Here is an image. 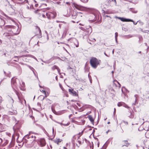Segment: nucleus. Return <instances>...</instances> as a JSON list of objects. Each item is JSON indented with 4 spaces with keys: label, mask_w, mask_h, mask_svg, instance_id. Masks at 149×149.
<instances>
[{
    "label": "nucleus",
    "mask_w": 149,
    "mask_h": 149,
    "mask_svg": "<svg viewBox=\"0 0 149 149\" xmlns=\"http://www.w3.org/2000/svg\"><path fill=\"white\" fill-rule=\"evenodd\" d=\"M38 135V134L36 133H29L25 136L23 139V143H25L28 148L33 147L35 149H39V147L36 143L37 137Z\"/></svg>",
    "instance_id": "obj_1"
},
{
    "label": "nucleus",
    "mask_w": 149,
    "mask_h": 149,
    "mask_svg": "<svg viewBox=\"0 0 149 149\" xmlns=\"http://www.w3.org/2000/svg\"><path fill=\"white\" fill-rule=\"evenodd\" d=\"M12 22H10V23H13L15 25H10V36L17 35L19 33L20 30L18 29L19 26L17 24H16L15 20L12 19H10Z\"/></svg>",
    "instance_id": "obj_2"
},
{
    "label": "nucleus",
    "mask_w": 149,
    "mask_h": 149,
    "mask_svg": "<svg viewBox=\"0 0 149 149\" xmlns=\"http://www.w3.org/2000/svg\"><path fill=\"white\" fill-rule=\"evenodd\" d=\"M101 61L95 57H92L90 60V63L91 66L95 69L100 65Z\"/></svg>",
    "instance_id": "obj_3"
},
{
    "label": "nucleus",
    "mask_w": 149,
    "mask_h": 149,
    "mask_svg": "<svg viewBox=\"0 0 149 149\" xmlns=\"http://www.w3.org/2000/svg\"><path fill=\"white\" fill-rule=\"evenodd\" d=\"M38 146L41 147L45 146L46 145V142L45 139L41 138L38 139L36 141ZM38 147H39V146Z\"/></svg>",
    "instance_id": "obj_4"
},
{
    "label": "nucleus",
    "mask_w": 149,
    "mask_h": 149,
    "mask_svg": "<svg viewBox=\"0 0 149 149\" xmlns=\"http://www.w3.org/2000/svg\"><path fill=\"white\" fill-rule=\"evenodd\" d=\"M69 15L71 16L72 18L73 19H76L78 12L76 10H72V9H69V12H68Z\"/></svg>",
    "instance_id": "obj_5"
},
{
    "label": "nucleus",
    "mask_w": 149,
    "mask_h": 149,
    "mask_svg": "<svg viewBox=\"0 0 149 149\" xmlns=\"http://www.w3.org/2000/svg\"><path fill=\"white\" fill-rule=\"evenodd\" d=\"M56 13L54 12H48L46 14L47 18L49 19H53L56 16Z\"/></svg>",
    "instance_id": "obj_6"
},
{
    "label": "nucleus",
    "mask_w": 149,
    "mask_h": 149,
    "mask_svg": "<svg viewBox=\"0 0 149 149\" xmlns=\"http://www.w3.org/2000/svg\"><path fill=\"white\" fill-rule=\"evenodd\" d=\"M68 91L70 94L73 96L75 97L78 96V91H77V92H76L74 91L72 88H71L68 89Z\"/></svg>",
    "instance_id": "obj_7"
},
{
    "label": "nucleus",
    "mask_w": 149,
    "mask_h": 149,
    "mask_svg": "<svg viewBox=\"0 0 149 149\" xmlns=\"http://www.w3.org/2000/svg\"><path fill=\"white\" fill-rule=\"evenodd\" d=\"M76 146L79 148V146L83 143L84 140L83 139L80 138V137H77Z\"/></svg>",
    "instance_id": "obj_8"
},
{
    "label": "nucleus",
    "mask_w": 149,
    "mask_h": 149,
    "mask_svg": "<svg viewBox=\"0 0 149 149\" xmlns=\"http://www.w3.org/2000/svg\"><path fill=\"white\" fill-rule=\"evenodd\" d=\"M34 33L36 35L41 36L42 32L40 28L38 26L36 27Z\"/></svg>",
    "instance_id": "obj_9"
},
{
    "label": "nucleus",
    "mask_w": 149,
    "mask_h": 149,
    "mask_svg": "<svg viewBox=\"0 0 149 149\" xmlns=\"http://www.w3.org/2000/svg\"><path fill=\"white\" fill-rule=\"evenodd\" d=\"M40 87L41 88V89H40V91L45 94V97L43 98V99H44L45 97H47L49 95V94L48 92H46L44 88L42 87L41 86H40Z\"/></svg>",
    "instance_id": "obj_10"
},
{
    "label": "nucleus",
    "mask_w": 149,
    "mask_h": 149,
    "mask_svg": "<svg viewBox=\"0 0 149 149\" xmlns=\"http://www.w3.org/2000/svg\"><path fill=\"white\" fill-rule=\"evenodd\" d=\"M129 145L130 143H128L127 141L124 140L122 142V146L120 149H123V147H124L127 148Z\"/></svg>",
    "instance_id": "obj_11"
},
{
    "label": "nucleus",
    "mask_w": 149,
    "mask_h": 149,
    "mask_svg": "<svg viewBox=\"0 0 149 149\" xmlns=\"http://www.w3.org/2000/svg\"><path fill=\"white\" fill-rule=\"evenodd\" d=\"M16 94L18 96L19 100L21 102H22L23 100H24V101L25 103H26L25 100L24 99L23 96L20 93L18 92H16Z\"/></svg>",
    "instance_id": "obj_12"
},
{
    "label": "nucleus",
    "mask_w": 149,
    "mask_h": 149,
    "mask_svg": "<svg viewBox=\"0 0 149 149\" xmlns=\"http://www.w3.org/2000/svg\"><path fill=\"white\" fill-rule=\"evenodd\" d=\"M84 16V14L83 13L81 12H78L76 19H77V20L79 21L82 19V17Z\"/></svg>",
    "instance_id": "obj_13"
},
{
    "label": "nucleus",
    "mask_w": 149,
    "mask_h": 149,
    "mask_svg": "<svg viewBox=\"0 0 149 149\" xmlns=\"http://www.w3.org/2000/svg\"><path fill=\"white\" fill-rule=\"evenodd\" d=\"M84 132V130H83L81 132H79L78 134H76L72 138V140L73 141H74L76 139V137H79L80 138V137L83 134Z\"/></svg>",
    "instance_id": "obj_14"
},
{
    "label": "nucleus",
    "mask_w": 149,
    "mask_h": 149,
    "mask_svg": "<svg viewBox=\"0 0 149 149\" xmlns=\"http://www.w3.org/2000/svg\"><path fill=\"white\" fill-rule=\"evenodd\" d=\"M117 105L119 107L123 106L126 108H129V106L126 104H125L124 102H118V103Z\"/></svg>",
    "instance_id": "obj_15"
},
{
    "label": "nucleus",
    "mask_w": 149,
    "mask_h": 149,
    "mask_svg": "<svg viewBox=\"0 0 149 149\" xmlns=\"http://www.w3.org/2000/svg\"><path fill=\"white\" fill-rule=\"evenodd\" d=\"M105 17H110V19H108L105 20V23L107 24H109L110 25H111V23L112 22L111 19V17L109 16L106 15L105 16Z\"/></svg>",
    "instance_id": "obj_16"
},
{
    "label": "nucleus",
    "mask_w": 149,
    "mask_h": 149,
    "mask_svg": "<svg viewBox=\"0 0 149 149\" xmlns=\"http://www.w3.org/2000/svg\"><path fill=\"white\" fill-rule=\"evenodd\" d=\"M17 78H13L11 79V84L13 87L17 85L16 80Z\"/></svg>",
    "instance_id": "obj_17"
},
{
    "label": "nucleus",
    "mask_w": 149,
    "mask_h": 149,
    "mask_svg": "<svg viewBox=\"0 0 149 149\" xmlns=\"http://www.w3.org/2000/svg\"><path fill=\"white\" fill-rule=\"evenodd\" d=\"M113 84L115 85V86L118 88H120L121 87V84L116 80H114L113 81Z\"/></svg>",
    "instance_id": "obj_18"
},
{
    "label": "nucleus",
    "mask_w": 149,
    "mask_h": 149,
    "mask_svg": "<svg viewBox=\"0 0 149 149\" xmlns=\"http://www.w3.org/2000/svg\"><path fill=\"white\" fill-rule=\"evenodd\" d=\"M74 6L77 9L79 10H81L83 9V7L77 4H74Z\"/></svg>",
    "instance_id": "obj_19"
},
{
    "label": "nucleus",
    "mask_w": 149,
    "mask_h": 149,
    "mask_svg": "<svg viewBox=\"0 0 149 149\" xmlns=\"http://www.w3.org/2000/svg\"><path fill=\"white\" fill-rule=\"evenodd\" d=\"M15 135H13L12 136V138L10 144V147H12L15 145Z\"/></svg>",
    "instance_id": "obj_20"
},
{
    "label": "nucleus",
    "mask_w": 149,
    "mask_h": 149,
    "mask_svg": "<svg viewBox=\"0 0 149 149\" xmlns=\"http://www.w3.org/2000/svg\"><path fill=\"white\" fill-rule=\"evenodd\" d=\"M62 140L59 139H54L53 141L56 143L58 145L60 144L61 143Z\"/></svg>",
    "instance_id": "obj_21"
},
{
    "label": "nucleus",
    "mask_w": 149,
    "mask_h": 149,
    "mask_svg": "<svg viewBox=\"0 0 149 149\" xmlns=\"http://www.w3.org/2000/svg\"><path fill=\"white\" fill-rule=\"evenodd\" d=\"M118 18L123 22H133V21L132 19H127L124 18L119 17Z\"/></svg>",
    "instance_id": "obj_22"
},
{
    "label": "nucleus",
    "mask_w": 149,
    "mask_h": 149,
    "mask_svg": "<svg viewBox=\"0 0 149 149\" xmlns=\"http://www.w3.org/2000/svg\"><path fill=\"white\" fill-rule=\"evenodd\" d=\"M72 144L69 146L68 149H75V144L74 143V140L73 141L72 140Z\"/></svg>",
    "instance_id": "obj_23"
},
{
    "label": "nucleus",
    "mask_w": 149,
    "mask_h": 149,
    "mask_svg": "<svg viewBox=\"0 0 149 149\" xmlns=\"http://www.w3.org/2000/svg\"><path fill=\"white\" fill-rule=\"evenodd\" d=\"M52 103V101L50 100L49 99L47 98L46 99L45 104L47 105H49L51 104Z\"/></svg>",
    "instance_id": "obj_24"
},
{
    "label": "nucleus",
    "mask_w": 149,
    "mask_h": 149,
    "mask_svg": "<svg viewBox=\"0 0 149 149\" xmlns=\"http://www.w3.org/2000/svg\"><path fill=\"white\" fill-rule=\"evenodd\" d=\"M72 40L74 42V45H75L76 47H77L79 46V42L77 40L75 39H74Z\"/></svg>",
    "instance_id": "obj_25"
},
{
    "label": "nucleus",
    "mask_w": 149,
    "mask_h": 149,
    "mask_svg": "<svg viewBox=\"0 0 149 149\" xmlns=\"http://www.w3.org/2000/svg\"><path fill=\"white\" fill-rule=\"evenodd\" d=\"M87 118L92 123H94V119L92 116L91 115H89L87 117Z\"/></svg>",
    "instance_id": "obj_26"
},
{
    "label": "nucleus",
    "mask_w": 149,
    "mask_h": 149,
    "mask_svg": "<svg viewBox=\"0 0 149 149\" xmlns=\"http://www.w3.org/2000/svg\"><path fill=\"white\" fill-rule=\"evenodd\" d=\"M11 111L10 110V112H11L13 113H16V111L15 109H14L13 108V109L12 108H11Z\"/></svg>",
    "instance_id": "obj_27"
},
{
    "label": "nucleus",
    "mask_w": 149,
    "mask_h": 149,
    "mask_svg": "<svg viewBox=\"0 0 149 149\" xmlns=\"http://www.w3.org/2000/svg\"><path fill=\"white\" fill-rule=\"evenodd\" d=\"M58 67L56 65H54L52 67V69L53 70H54L56 69H57Z\"/></svg>",
    "instance_id": "obj_28"
},
{
    "label": "nucleus",
    "mask_w": 149,
    "mask_h": 149,
    "mask_svg": "<svg viewBox=\"0 0 149 149\" xmlns=\"http://www.w3.org/2000/svg\"><path fill=\"white\" fill-rule=\"evenodd\" d=\"M61 1H63L65 3V0H61ZM65 3H66V4H67L69 6H70V3L69 2H66Z\"/></svg>",
    "instance_id": "obj_29"
},
{
    "label": "nucleus",
    "mask_w": 149,
    "mask_h": 149,
    "mask_svg": "<svg viewBox=\"0 0 149 149\" xmlns=\"http://www.w3.org/2000/svg\"><path fill=\"white\" fill-rule=\"evenodd\" d=\"M88 0H80V1L84 3H86L88 1Z\"/></svg>",
    "instance_id": "obj_30"
},
{
    "label": "nucleus",
    "mask_w": 149,
    "mask_h": 149,
    "mask_svg": "<svg viewBox=\"0 0 149 149\" xmlns=\"http://www.w3.org/2000/svg\"><path fill=\"white\" fill-rule=\"evenodd\" d=\"M59 86H60V87L61 88V89L63 91H65V90L63 88V86H62L60 84H59Z\"/></svg>",
    "instance_id": "obj_31"
},
{
    "label": "nucleus",
    "mask_w": 149,
    "mask_h": 149,
    "mask_svg": "<svg viewBox=\"0 0 149 149\" xmlns=\"http://www.w3.org/2000/svg\"><path fill=\"white\" fill-rule=\"evenodd\" d=\"M52 112L55 114L56 113V111L52 107Z\"/></svg>",
    "instance_id": "obj_32"
},
{
    "label": "nucleus",
    "mask_w": 149,
    "mask_h": 149,
    "mask_svg": "<svg viewBox=\"0 0 149 149\" xmlns=\"http://www.w3.org/2000/svg\"><path fill=\"white\" fill-rule=\"evenodd\" d=\"M115 38L116 39H117V37H118V33L117 32H116L115 33Z\"/></svg>",
    "instance_id": "obj_33"
},
{
    "label": "nucleus",
    "mask_w": 149,
    "mask_h": 149,
    "mask_svg": "<svg viewBox=\"0 0 149 149\" xmlns=\"http://www.w3.org/2000/svg\"><path fill=\"white\" fill-rule=\"evenodd\" d=\"M89 40H90L91 41H93V42H94L96 41L95 39L94 38L91 39L90 38Z\"/></svg>",
    "instance_id": "obj_34"
},
{
    "label": "nucleus",
    "mask_w": 149,
    "mask_h": 149,
    "mask_svg": "<svg viewBox=\"0 0 149 149\" xmlns=\"http://www.w3.org/2000/svg\"><path fill=\"white\" fill-rule=\"evenodd\" d=\"M13 99L11 98V99H10V102H11L12 103H13Z\"/></svg>",
    "instance_id": "obj_35"
},
{
    "label": "nucleus",
    "mask_w": 149,
    "mask_h": 149,
    "mask_svg": "<svg viewBox=\"0 0 149 149\" xmlns=\"http://www.w3.org/2000/svg\"><path fill=\"white\" fill-rule=\"evenodd\" d=\"M89 147H90L91 149H93V146L91 147V145L89 146Z\"/></svg>",
    "instance_id": "obj_36"
},
{
    "label": "nucleus",
    "mask_w": 149,
    "mask_h": 149,
    "mask_svg": "<svg viewBox=\"0 0 149 149\" xmlns=\"http://www.w3.org/2000/svg\"><path fill=\"white\" fill-rule=\"evenodd\" d=\"M38 6V3H36L35 4V6L36 7H37Z\"/></svg>",
    "instance_id": "obj_37"
},
{
    "label": "nucleus",
    "mask_w": 149,
    "mask_h": 149,
    "mask_svg": "<svg viewBox=\"0 0 149 149\" xmlns=\"http://www.w3.org/2000/svg\"><path fill=\"white\" fill-rule=\"evenodd\" d=\"M42 17L43 18L46 17L45 16L44 14H42Z\"/></svg>",
    "instance_id": "obj_38"
},
{
    "label": "nucleus",
    "mask_w": 149,
    "mask_h": 149,
    "mask_svg": "<svg viewBox=\"0 0 149 149\" xmlns=\"http://www.w3.org/2000/svg\"><path fill=\"white\" fill-rule=\"evenodd\" d=\"M123 123L126 125L128 124V123L127 122H124Z\"/></svg>",
    "instance_id": "obj_39"
},
{
    "label": "nucleus",
    "mask_w": 149,
    "mask_h": 149,
    "mask_svg": "<svg viewBox=\"0 0 149 149\" xmlns=\"http://www.w3.org/2000/svg\"><path fill=\"white\" fill-rule=\"evenodd\" d=\"M116 109L115 108H114V113H115L116 112Z\"/></svg>",
    "instance_id": "obj_40"
},
{
    "label": "nucleus",
    "mask_w": 149,
    "mask_h": 149,
    "mask_svg": "<svg viewBox=\"0 0 149 149\" xmlns=\"http://www.w3.org/2000/svg\"><path fill=\"white\" fill-rule=\"evenodd\" d=\"M2 102V98L1 97H0V103L1 102Z\"/></svg>",
    "instance_id": "obj_41"
},
{
    "label": "nucleus",
    "mask_w": 149,
    "mask_h": 149,
    "mask_svg": "<svg viewBox=\"0 0 149 149\" xmlns=\"http://www.w3.org/2000/svg\"><path fill=\"white\" fill-rule=\"evenodd\" d=\"M111 1H114V2H115V3L116 4V0H111Z\"/></svg>",
    "instance_id": "obj_42"
},
{
    "label": "nucleus",
    "mask_w": 149,
    "mask_h": 149,
    "mask_svg": "<svg viewBox=\"0 0 149 149\" xmlns=\"http://www.w3.org/2000/svg\"><path fill=\"white\" fill-rule=\"evenodd\" d=\"M77 105H78V106H79V107H80L81 106L80 105V104L79 103H77Z\"/></svg>",
    "instance_id": "obj_43"
},
{
    "label": "nucleus",
    "mask_w": 149,
    "mask_h": 149,
    "mask_svg": "<svg viewBox=\"0 0 149 149\" xmlns=\"http://www.w3.org/2000/svg\"><path fill=\"white\" fill-rule=\"evenodd\" d=\"M127 148H126L125 147H123V149H126Z\"/></svg>",
    "instance_id": "obj_44"
},
{
    "label": "nucleus",
    "mask_w": 149,
    "mask_h": 149,
    "mask_svg": "<svg viewBox=\"0 0 149 149\" xmlns=\"http://www.w3.org/2000/svg\"><path fill=\"white\" fill-rule=\"evenodd\" d=\"M2 127V125L0 123V129Z\"/></svg>",
    "instance_id": "obj_45"
},
{
    "label": "nucleus",
    "mask_w": 149,
    "mask_h": 149,
    "mask_svg": "<svg viewBox=\"0 0 149 149\" xmlns=\"http://www.w3.org/2000/svg\"><path fill=\"white\" fill-rule=\"evenodd\" d=\"M109 131H110L109 130H108L107 131V132H106V133H107V134H108V132H109Z\"/></svg>",
    "instance_id": "obj_46"
},
{
    "label": "nucleus",
    "mask_w": 149,
    "mask_h": 149,
    "mask_svg": "<svg viewBox=\"0 0 149 149\" xmlns=\"http://www.w3.org/2000/svg\"><path fill=\"white\" fill-rule=\"evenodd\" d=\"M66 96L67 97H68V94H67L66 95Z\"/></svg>",
    "instance_id": "obj_47"
},
{
    "label": "nucleus",
    "mask_w": 149,
    "mask_h": 149,
    "mask_svg": "<svg viewBox=\"0 0 149 149\" xmlns=\"http://www.w3.org/2000/svg\"><path fill=\"white\" fill-rule=\"evenodd\" d=\"M71 115H72L71 114L69 115V118H70L71 116Z\"/></svg>",
    "instance_id": "obj_48"
},
{
    "label": "nucleus",
    "mask_w": 149,
    "mask_h": 149,
    "mask_svg": "<svg viewBox=\"0 0 149 149\" xmlns=\"http://www.w3.org/2000/svg\"><path fill=\"white\" fill-rule=\"evenodd\" d=\"M2 43L1 41L0 40V44Z\"/></svg>",
    "instance_id": "obj_49"
},
{
    "label": "nucleus",
    "mask_w": 149,
    "mask_h": 149,
    "mask_svg": "<svg viewBox=\"0 0 149 149\" xmlns=\"http://www.w3.org/2000/svg\"><path fill=\"white\" fill-rule=\"evenodd\" d=\"M39 10H37L36 11H35V12L36 13V12L37 11H38Z\"/></svg>",
    "instance_id": "obj_50"
},
{
    "label": "nucleus",
    "mask_w": 149,
    "mask_h": 149,
    "mask_svg": "<svg viewBox=\"0 0 149 149\" xmlns=\"http://www.w3.org/2000/svg\"><path fill=\"white\" fill-rule=\"evenodd\" d=\"M111 0H109L108 2H111Z\"/></svg>",
    "instance_id": "obj_51"
},
{
    "label": "nucleus",
    "mask_w": 149,
    "mask_h": 149,
    "mask_svg": "<svg viewBox=\"0 0 149 149\" xmlns=\"http://www.w3.org/2000/svg\"><path fill=\"white\" fill-rule=\"evenodd\" d=\"M34 2H35V3H37V2L35 0H34Z\"/></svg>",
    "instance_id": "obj_52"
},
{
    "label": "nucleus",
    "mask_w": 149,
    "mask_h": 149,
    "mask_svg": "<svg viewBox=\"0 0 149 149\" xmlns=\"http://www.w3.org/2000/svg\"><path fill=\"white\" fill-rule=\"evenodd\" d=\"M84 140L86 141H87L86 139H84Z\"/></svg>",
    "instance_id": "obj_53"
},
{
    "label": "nucleus",
    "mask_w": 149,
    "mask_h": 149,
    "mask_svg": "<svg viewBox=\"0 0 149 149\" xmlns=\"http://www.w3.org/2000/svg\"><path fill=\"white\" fill-rule=\"evenodd\" d=\"M64 148L65 149H66V148L65 147H64Z\"/></svg>",
    "instance_id": "obj_54"
},
{
    "label": "nucleus",
    "mask_w": 149,
    "mask_h": 149,
    "mask_svg": "<svg viewBox=\"0 0 149 149\" xmlns=\"http://www.w3.org/2000/svg\"><path fill=\"white\" fill-rule=\"evenodd\" d=\"M110 123V122H108V124H109V123Z\"/></svg>",
    "instance_id": "obj_55"
},
{
    "label": "nucleus",
    "mask_w": 149,
    "mask_h": 149,
    "mask_svg": "<svg viewBox=\"0 0 149 149\" xmlns=\"http://www.w3.org/2000/svg\"><path fill=\"white\" fill-rule=\"evenodd\" d=\"M98 145H99V142H98Z\"/></svg>",
    "instance_id": "obj_56"
},
{
    "label": "nucleus",
    "mask_w": 149,
    "mask_h": 149,
    "mask_svg": "<svg viewBox=\"0 0 149 149\" xmlns=\"http://www.w3.org/2000/svg\"><path fill=\"white\" fill-rule=\"evenodd\" d=\"M71 101H72V102L74 101H73V100H71Z\"/></svg>",
    "instance_id": "obj_57"
}]
</instances>
